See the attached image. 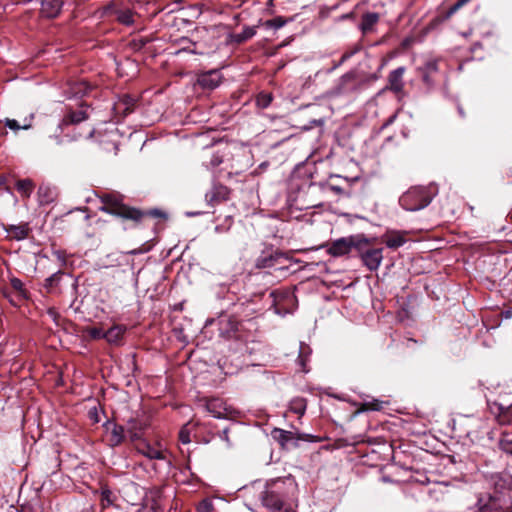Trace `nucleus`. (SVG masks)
<instances>
[{
  "label": "nucleus",
  "instance_id": "aec40b11",
  "mask_svg": "<svg viewBox=\"0 0 512 512\" xmlns=\"http://www.w3.org/2000/svg\"><path fill=\"white\" fill-rule=\"evenodd\" d=\"M379 15L374 12L366 13L362 16L361 30L366 33L372 30L373 26L378 22Z\"/></svg>",
  "mask_w": 512,
  "mask_h": 512
},
{
  "label": "nucleus",
  "instance_id": "3c124183",
  "mask_svg": "<svg viewBox=\"0 0 512 512\" xmlns=\"http://www.w3.org/2000/svg\"><path fill=\"white\" fill-rule=\"evenodd\" d=\"M284 512H293L291 509H285Z\"/></svg>",
  "mask_w": 512,
  "mask_h": 512
},
{
  "label": "nucleus",
  "instance_id": "2eb2a0df",
  "mask_svg": "<svg viewBox=\"0 0 512 512\" xmlns=\"http://www.w3.org/2000/svg\"><path fill=\"white\" fill-rule=\"evenodd\" d=\"M137 451L144 455L145 457L153 460L159 459L162 460L165 458L162 450L152 447L149 443L142 442L136 447Z\"/></svg>",
  "mask_w": 512,
  "mask_h": 512
},
{
  "label": "nucleus",
  "instance_id": "7c9ffc66",
  "mask_svg": "<svg viewBox=\"0 0 512 512\" xmlns=\"http://www.w3.org/2000/svg\"><path fill=\"white\" fill-rule=\"evenodd\" d=\"M4 124L6 127L10 128L11 130L13 131H18L20 129H29L31 127V124L30 122L29 123H24L23 125H20L15 119H9V118H6L4 120Z\"/></svg>",
  "mask_w": 512,
  "mask_h": 512
},
{
  "label": "nucleus",
  "instance_id": "0eeeda50",
  "mask_svg": "<svg viewBox=\"0 0 512 512\" xmlns=\"http://www.w3.org/2000/svg\"><path fill=\"white\" fill-rule=\"evenodd\" d=\"M355 75L352 73L344 74L333 88L326 92L328 98L338 97L347 94L355 89Z\"/></svg>",
  "mask_w": 512,
  "mask_h": 512
},
{
  "label": "nucleus",
  "instance_id": "e433bc0d",
  "mask_svg": "<svg viewBox=\"0 0 512 512\" xmlns=\"http://www.w3.org/2000/svg\"><path fill=\"white\" fill-rule=\"evenodd\" d=\"M61 271H57L55 272L54 274H52L50 277H48L46 280H45V287L46 288H51L54 286L55 283H57L60 279V276H61Z\"/></svg>",
  "mask_w": 512,
  "mask_h": 512
},
{
  "label": "nucleus",
  "instance_id": "9b49d317",
  "mask_svg": "<svg viewBox=\"0 0 512 512\" xmlns=\"http://www.w3.org/2000/svg\"><path fill=\"white\" fill-rule=\"evenodd\" d=\"M198 84L204 89H214L221 81V74L218 70H211L199 75Z\"/></svg>",
  "mask_w": 512,
  "mask_h": 512
},
{
  "label": "nucleus",
  "instance_id": "58836bf2",
  "mask_svg": "<svg viewBox=\"0 0 512 512\" xmlns=\"http://www.w3.org/2000/svg\"><path fill=\"white\" fill-rule=\"evenodd\" d=\"M223 159L219 154H214L211 157V160L209 162V165L214 168L219 166L222 163Z\"/></svg>",
  "mask_w": 512,
  "mask_h": 512
},
{
  "label": "nucleus",
  "instance_id": "2f4dec72",
  "mask_svg": "<svg viewBox=\"0 0 512 512\" xmlns=\"http://www.w3.org/2000/svg\"><path fill=\"white\" fill-rule=\"evenodd\" d=\"M122 106H124L123 112L125 114L132 112L134 106V99L130 96H125L123 101L117 104L116 109L120 110Z\"/></svg>",
  "mask_w": 512,
  "mask_h": 512
},
{
  "label": "nucleus",
  "instance_id": "b1692460",
  "mask_svg": "<svg viewBox=\"0 0 512 512\" xmlns=\"http://www.w3.org/2000/svg\"><path fill=\"white\" fill-rule=\"evenodd\" d=\"M289 21H292V18L286 19L282 16H277L273 19L266 20L263 25L266 28H272V29H280L283 26H285Z\"/></svg>",
  "mask_w": 512,
  "mask_h": 512
},
{
  "label": "nucleus",
  "instance_id": "393cba45",
  "mask_svg": "<svg viewBox=\"0 0 512 512\" xmlns=\"http://www.w3.org/2000/svg\"><path fill=\"white\" fill-rule=\"evenodd\" d=\"M385 243L387 247L391 249H396L405 243V238L403 237V235L395 233L388 236L385 240Z\"/></svg>",
  "mask_w": 512,
  "mask_h": 512
},
{
  "label": "nucleus",
  "instance_id": "cd10ccee",
  "mask_svg": "<svg viewBox=\"0 0 512 512\" xmlns=\"http://www.w3.org/2000/svg\"><path fill=\"white\" fill-rule=\"evenodd\" d=\"M273 100V96L271 93L261 92L256 97V105L259 108L265 109L267 108Z\"/></svg>",
  "mask_w": 512,
  "mask_h": 512
},
{
  "label": "nucleus",
  "instance_id": "20e7f679",
  "mask_svg": "<svg viewBox=\"0 0 512 512\" xmlns=\"http://www.w3.org/2000/svg\"><path fill=\"white\" fill-rule=\"evenodd\" d=\"M373 241L374 238L370 239L361 234L359 246L356 250L363 265L370 271L377 270L383 260V249L371 247Z\"/></svg>",
  "mask_w": 512,
  "mask_h": 512
},
{
  "label": "nucleus",
  "instance_id": "c85d7f7f",
  "mask_svg": "<svg viewBox=\"0 0 512 512\" xmlns=\"http://www.w3.org/2000/svg\"><path fill=\"white\" fill-rule=\"evenodd\" d=\"M256 34V27H245L243 31L235 36V40L239 43L252 38Z\"/></svg>",
  "mask_w": 512,
  "mask_h": 512
},
{
  "label": "nucleus",
  "instance_id": "c9c22d12",
  "mask_svg": "<svg viewBox=\"0 0 512 512\" xmlns=\"http://www.w3.org/2000/svg\"><path fill=\"white\" fill-rule=\"evenodd\" d=\"M87 333L92 339H105V332L101 328L90 327Z\"/></svg>",
  "mask_w": 512,
  "mask_h": 512
},
{
  "label": "nucleus",
  "instance_id": "49530a36",
  "mask_svg": "<svg viewBox=\"0 0 512 512\" xmlns=\"http://www.w3.org/2000/svg\"><path fill=\"white\" fill-rule=\"evenodd\" d=\"M370 408L373 410H379L381 406L379 405V403H372L370 404Z\"/></svg>",
  "mask_w": 512,
  "mask_h": 512
},
{
  "label": "nucleus",
  "instance_id": "09e8293b",
  "mask_svg": "<svg viewBox=\"0 0 512 512\" xmlns=\"http://www.w3.org/2000/svg\"><path fill=\"white\" fill-rule=\"evenodd\" d=\"M186 214H187V216L191 217V216L199 215L200 213L199 212H187Z\"/></svg>",
  "mask_w": 512,
  "mask_h": 512
},
{
  "label": "nucleus",
  "instance_id": "c03bdc74",
  "mask_svg": "<svg viewBox=\"0 0 512 512\" xmlns=\"http://www.w3.org/2000/svg\"><path fill=\"white\" fill-rule=\"evenodd\" d=\"M47 314L54 320L56 321L57 317H58V313L57 311L54 309V308H49L47 310Z\"/></svg>",
  "mask_w": 512,
  "mask_h": 512
},
{
  "label": "nucleus",
  "instance_id": "c756f323",
  "mask_svg": "<svg viewBox=\"0 0 512 512\" xmlns=\"http://www.w3.org/2000/svg\"><path fill=\"white\" fill-rule=\"evenodd\" d=\"M115 501V495L108 488H103L101 491V504L103 507L110 506Z\"/></svg>",
  "mask_w": 512,
  "mask_h": 512
},
{
  "label": "nucleus",
  "instance_id": "473e14b6",
  "mask_svg": "<svg viewBox=\"0 0 512 512\" xmlns=\"http://www.w3.org/2000/svg\"><path fill=\"white\" fill-rule=\"evenodd\" d=\"M131 441H136L141 438V428H137L135 423H131L126 431Z\"/></svg>",
  "mask_w": 512,
  "mask_h": 512
},
{
  "label": "nucleus",
  "instance_id": "4468645a",
  "mask_svg": "<svg viewBox=\"0 0 512 512\" xmlns=\"http://www.w3.org/2000/svg\"><path fill=\"white\" fill-rule=\"evenodd\" d=\"M272 438L277 441L282 447L286 446L289 442L301 439L297 433L292 431L274 428L271 431Z\"/></svg>",
  "mask_w": 512,
  "mask_h": 512
},
{
  "label": "nucleus",
  "instance_id": "a878e982",
  "mask_svg": "<svg viewBox=\"0 0 512 512\" xmlns=\"http://www.w3.org/2000/svg\"><path fill=\"white\" fill-rule=\"evenodd\" d=\"M8 232L16 239L21 240L28 236L29 229L27 225L11 226Z\"/></svg>",
  "mask_w": 512,
  "mask_h": 512
},
{
  "label": "nucleus",
  "instance_id": "37998d69",
  "mask_svg": "<svg viewBox=\"0 0 512 512\" xmlns=\"http://www.w3.org/2000/svg\"><path fill=\"white\" fill-rule=\"evenodd\" d=\"M470 0H458L453 7L451 8V12H455L459 8L463 7L465 4H467Z\"/></svg>",
  "mask_w": 512,
  "mask_h": 512
},
{
  "label": "nucleus",
  "instance_id": "de8ad7c7",
  "mask_svg": "<svg viewBox=\"0 0 512 512\" xmlns=\"http://www.w3.org/2000/svg\"><path fill=\"white\" fill-rule=\"evenodd\" d=\"M132 4H141L145 2L146 0H129Z\"/></svg>",
  "mask_w": 512,
  "mask_h": 512
},
{
  "label": "nucleus",
  "instance_id": "4c0bfd02",
  "mask_svg": "<svg viewBox=\"0 0 512 512\" xmlns=\"http://www.w3.org/2000/svg\"><path fill=\"white\" fill-rule=\"evenodd\" d=\"M272 258H258L256 262V266L258 268H266L272 266Z\"/></svg>",
  "mask_w": 512,
  "mask_h": 512
},
{
  "label": "nucleus",
  "instance_id": "f3484780",
  "mask_svg": "<svg viewBox=\"0 0 512 512\" xmlns=\"http://www.w3.org/2000/svg\"><path fill=\"white\" fill-rule=\"evenodd\" d=\"M88 118L86 110L71 111L62 120V125L78 124Z\"/></svg>",
  "mask_w": 512,
  "mask_h": 512
},
{
  "label": "nucleus",
  "instance_id": "5701e85b",
  "mask_svg": "<svg viewBox=\"0 0 512 512\" xmlns=\"http://www.w3.org/2000/svg\"><path fill=\"white\" fill-rule=\"evenodd\" d=\"M17 191L24 197H29L34 189V184L30 179H21L16 182Z\"/></svg>",
  "mask_w": 512,
  "mask_h": 512
},
{
  "label": "nucleus",
  "instance_id": "dca6fc26",
  "mask_svg": "<svg viewBox=\"0 0 512 512\" xmlns=\"http://www.w3.org/2000/svg\"><path fill=\"white\" fill-rule=\"evenodd\" d=\"M125 331L126 328L124 326L114 325L105 332V339L111 344H117L121 340Z\"/></svg>",
  "mask_w": 512,
  "mask_h": 512
},
{
  "label": "nucleus",
  "instance_id": "72a5a7b5",
  "mask_svg": "<svg viewBox=\"0 0 512 512\" xmlns=\"http://www.w3.org/2000/svg\"><path fill=\"white\" fill-rule=\"evenodd\" d=\"M10 284L14 290H16L21 297H26V291L24 289L23 282L18 278H12Z\"/></svg>",
  "mask_w": 512,
  "mask_h": 512
},
{
  "label": "nucleus",
  "instance_id": "412c9836",
  "mask_svg": "<svg viewBox=\"0 0 512 512\" xmlns=\"http://www.w3.org/2000/svg\"><path fill=\"white\" fill-rule=\"evenodd\" d=\"M111 437L109 439L112 446H118L125 438L126 431L121 425L112 424Z\"/></svg>",
  "mask_w": 512,
  "mask_h": 512
},
{
  "label": "nucleus",
  "instance_id": "f8f14e48",
  "mask_svg": "<svg viewBox=\"0 0 512 512\" xmlns=\"http://www.w3.org/2000/svg\"><path fill=\"white\" fill-rule=\"evenodd\" d=\"M405 73L404 67H398L397 69L391 71L388 76V86L387 88L395 93H400L403 90V75Z\"/></svg>",
  "mask_w": 512,
  "mask_h": 512
},
{
  "label": "nucleus",
  "instance_id": "39448f33",
  "mask_svg": "<svg viewBox=\"0 0 512 512\" xmlns=\"http://www.w3.org/2000/svg\"><path fill=\"white\" fill-rule=\"evenodd\" d=\"M361 234L342 237L334 240L327 248V253L333 257H341L349 254L352 249L357 250Z\"/></svg>",
  "mask_w": 512,
  "mask_h": 512
},
{
  "label": "nucleus",
  "instance_id": "1a4fd4ad",
  "mask_svg": "<svg viewBox=\"0 0 512 512\" xmlns=\"http://www.w3.org/2000/svg\"><path fill=\"white\" fill-rule=\"evenodd\" d=\"M106 12L114 15L120 24L130 26L135 22L136 13L130 8L113 3L106 7Z\"/></svg>",
  "mask_w": 512,
  "mask_h": 512
},
{
  "label": "nucleus",
  "instance_id": "6ab92c4d",
  "mask_svg": "<svg viewBox=\"0 0 512 512\" xmlns=\"http://www.w3.org/2000/svg\"><path fill=\"white\" fill-rule=\"evenodd\" d=\"M226 195V188L223 186L213 187L209 192L206 193L205 198L211 205L218 203L223 200Z\"/></svg>",
  "mask_w": 512,
  "mask_h": 512
},
{
  "label": "nucleus",
  "instance_id": "6e6552de",
  "mask_svg": "<svg viewBox=\"0 0 512 512\" xmlns=\"http://www.w3.org/2000/svg\"><path fill=\"white\" fill-rule=\"evenodd\" d=\"M489 485L495 490V495L504 496V492L512 486V475L508 472L493 473L488 477Z\"/></svg>",
  "mask_w": 512,
  "mask_h": 512
},
{
  "label": "nucleus",
  "instance_id": "7ed1b4c3",
  "mask_svg": "<svg viewBox=\"0 0 512 512\" xmlns=\"http://www.w3.org/2000/svg\"><path fill=\"white\" fill-rule=\"evenodd\" d=\"M433 193L427 187L416 186L406 191L399 199L400 206L407 211H418L432 201Z\"/></svg>",
  "mask_w": 512,
  "mask_h": 512
},
{
  "label": "nucleus",
  "instance_id": "bb28decb",
  "mask_svg": "<svg viewBox=\"0 0 512 512\" xmlns=\"http://www.w3.org/2000/svg\"><path fill=\"white\" fill-rule=\"evenodd\" d=\"M499 446L502 451L512 455V436L508 433H502Z\"/></svg>",
  "mask_w": 512,
  "mask_h": 512
},
{
  "label": "nucleus",
  "instance_id": "f03ea898",
  "mask_svg": "<svg viewBox=\"0 0 512 512\" xmlns=\"http://www.w3.org/2000/svg\"><path fill=\"white\" fill-rule=\"evenodd\" d=\"M286 481L280 478L267 483L265 491L261 494V500L265 507L273 512H282L283 501L287 496Z\"/></svg>",
  "mask_w": 512,
  "mask_h": 512
},
{
  "label": "nucleus",
  "instance_id": "a18cd8bd",
  "mask_svg": "<svg viewBox=\"0 0 512 512\" xmlns=\"http://www.w3.org/2000/svg\"><path fill=\"white\" fill-rule=\"evenodd\" d=\"M303 353H304V344L302 343L300 346V355H299V360H300L301 365H304L303 356H302Z\"/></svg>",
  "mask_w": 512,
  "mask_h": 512
},
{
  "label": "nucleus",
  "instance_id": "8fccbe9b",
  "mask_svg": "<svg viewBox=\"0 0 512 512\" xmlns=\"http://www.w3.org/2000/svg\"><path fill=\"white\" fill-rule=\"evenodd\" d=\"M223 434H224V439L229 442V438H228V431L227 430H224L223 431Z\"/></svg>",
  "mask_w": 512,
  "mask_h": 512
},
{
  "label": "nucleus",
  "instance_id": "f257e3e1",
  "mask_svg": "<svg viewBox=\"0 0 512 512\" xmlns=\"http://www.w3.org/2000/svg\"><path fill=\"white\" fill-rule=\"evenodd\" d=\"M101 205L99 210L117 216L122 220H130L135 224L142 221L144 216L150 215L153 217H164V213L160 210L154 209L147 213L130 207L123 202V195L117 192L103 193L99 196Z\"/></svg>",
  "mask_w": 512,
  "mask_h": 512
},
{
  "label": "nucleus",
  "instance_id": "423d86ee",
  "mask_svg": "<svg viewBox=\"0 0 512 512\" xmlns=\"http://www.w3.org/2000/svg\"><path fill=\"white\" fill-rule=\"evenodd\" d=\"M479 512H508L510 501L505 496L489 495L488 499H479Z\"/></svg>",
  "mask_w": 512,
  "mask_h": 512
},
{
  "label": "nucleus",
  "instance_id": "f704fd0d",
  "mask_svg": "<svg viewBox=\"0 0 512 512\" xmlns=\"http://www.w3.org/2000/svg\"><path fill=\"white\" fill-rule=\"evenodd\" d=\"M322 187L325 192H333L336 195H344L345 194L344 189L340 185H337V184L327 183V184L323 185Z\"/></svg>",
  "mask_w": 512,
  "mask_h": 512
},
{
  "label": "nucleus",
  "instance_id": "a19ab883",
  "mask_svg": "<svg viewBox=\"0 0 512 512\" xmlns=\"http://www.w3.org/2000/svg\"><path fill=\"white\" fill-rule=\"evenodd\" d=\"M79 89L75 92L76 94H82V95H85L88 93V91L90 90V85L87 84L86 82H81L79 84Z\"/></svg>",
  "mask_w": 512,
  "mask_h": 512
},
{
  "label": "nucleus",
  "instance_id": "9d476101",
  "mask_svg": "<svg viewBox=\"0 0 512 512\" xmlns=\"http://www.w3.org/2000/svg\"><path fill=\"white\" fill-rule=\"evenodd\" d=\"M205 408L214 418H226L229 414V410L225 402L220 398H212L208 400L205 404Z\"/></svg>",
  "mask_w": 512,
  "mask_h": 512
},
{
  "label": "nucleus",
  "instance_id": "ea45409f",
  "mask_svg": "<svg viewBox=\"0 0 512 512\" xmlns=\"http://www.w3.org/2000/svg\"><path fill=\"white\" fill-rule=\"evenodd\" d=\"M211 509H212V503L208 500L202 501L198 506V510L201 512H209Z\"/></svg>",
  "mask_w": 512,
  "mask_h": 512
},
{
  "label": "nucleus",
  "instance_id": "ddd939ff",
  "mask_svg": "<svg viewBox=\"0 0 512 512\" xmlns=\"http://www.w3.org/2000/svg\"><path fill=\"white\" fill-rule=\"evenodd\" d=\"M62 5V0H42L41 14L47 18H54L60 13Z\"/></svg>",
  "mask_w": 512,
  "mask_h": 512
},
{
  "label": "nucleus",
  "instance_id": "4be33fe9",
  "mask_svg": "<svg viewBox=\"0 0 512 512\" xmlns=\"http://www.w3.org/2000/svg\"><path fill=\"white\" fill-rule=\"evenodd\" d=\"M307 402L304 398L296 397L290 401L289 408L295 414L303 416L305 414Z\"/></svg>",
  "mask_w": 512,
  "mask_h": 512
},
{
  "label": "nucleus",
  "instance_id": "79ce46f5",
  "mask_svg": "<svg viewBox=\"0 0 512 512\" xmlns=\"http://www.w3.org/2000/svg\"><path fill=\"white\" fill-rule=\"evenodd\" d=\"M179 438L183 444H188L190 442L189 433L185 429H182L179 432Z\"/></svg>",
  "mask_w": 512,
  "mask_h": 512
},
{
  "label": "nucleus",
  "instance_id": "a211bd4d",
  "mask_svg": "<svg viewBox=\"0 0 512 512\" xmlns=\"http://www.w3.org/2000/svg\"><path fill=\"white\" fill-rule=\"evenodd\" d=\"M37 194H38L39 203L41 205L50 204L55 199L54 190L47 185H41L38 189Z\"/></svg>",
  "mask_w": 512,
  "mask_h": 512
}]
</instances>
